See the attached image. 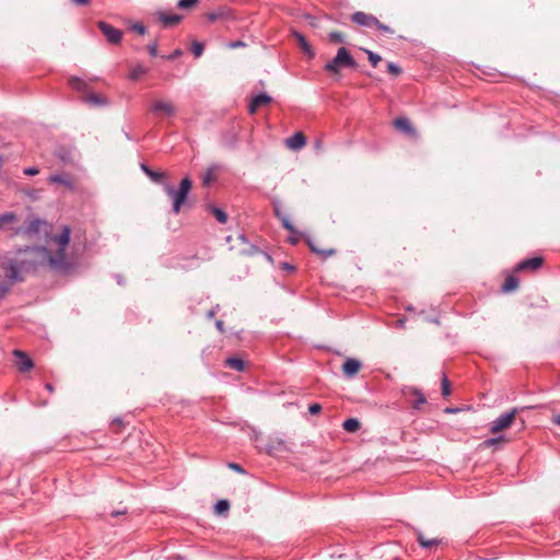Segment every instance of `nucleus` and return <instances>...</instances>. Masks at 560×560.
Listing matches in <instances>:
<instances>
[{"mask_svg": "<svg viewBox=\"0 0 560 560\" xmlns=\"http://www.w3.org/2000/svg\"><path fill=\"white\" fill-rule=\"evenodd\" d=\"M458 411H459L458 408H450V407L445 408V410H444V412H446V413H455Z\"/></svg>", "mask_w": 560, "mask_h": 560, "instance_id": "nucleus-52", "label": "nucleus"}, {"mask_svg": "<svg viewBox=\"0 0 560 560\" xmlns=\"http://www.w3.org/2000/svg\"><path fill=\"white\" fill-rule=\"evenodd\" d=\"M48 183L62 185L69 190H74L77 188L75 177L68 173L52 174L49 176Z\"/></svg>", "mask_w": 560, "mask_h": 560, "instance_id": "nucleus-9", "label": "nucleus"}, {"mask_svg": "<svg viewBox=\"0 0 560 560\" xmlns=\"http://www.w3.org/2000/svg\"><path fill=\"white\" fill-rule=\"evenodd\" d=\"M270 447L272 450H285L284 442L280 439H273L270 441Z\"/></svg>", "mask_w": 560, "mask_h": 560, "instance_id": "nucleus-40", "label": "nucleus"}, {"mask_svg": "<svg viewBox=\"0 0 560 560\" xmlns=\"http://www.w3.org/2000/svg\"><path fill=\"white\" fill-rule=\"evenodd\" d=\"M362 368L361 361L358 359L348 358L345 363L342 364V373L347 377H353L355 376Z\"/></svg>", "mask_w": 560, "mask_h": 560, "instance_id": "nucleus-11", "label": "nucleus"}, {"mask_svg": "<svg viewBox=\"0 0 560 560\" xmlns=\"http://www.w3.org/2000/svg\"><path fill=\"white\" fill-rule=\"evenodd\" d=\"M229 468L237 471V472H241V474H244V469L236 463H229Z\"/></svg>", "mask_w": 560, "mask_h": 560, "instance_id": "nucleus-48", "label": "nucleus"}, {"mask_svg": "<svg viewBox=\"0 0 560 560\" xmlns=\"http://www.w3.org/2000/svg\"><path fill=\"white\" fill-rule=\"evenodd\" d=\"M342 428L347 432L354 433L361 428V423L355 418H349L342 423Z\"/></svg>", "mask_w": 560, "mask_h": 560, "instance_id": "nucleus-26", "label": "nucleus"}, {"mask_svg": "<svg viewBox=\"0 0 560 560\" xmlns=\"http://www.w3.org/2000/svg\"><path fill=\"white\" fill-rule=\"evenodd\" d=\"M215 326L220 332H224V325L222 320H217Z\"/></svg>", "mask_w": 560, "mask_h": 560, "instance_id": "nucleus-50", "label": "nucleus"}, {"mask_svg": "<svg viewBox=\"0 0 560 560\" xmlns=\"http://www.w3.org/2000/svg\"><path fill=\"white\" fill-rule=\"evenodd\" d=\"M148 51L151 56L155 57L158 55V43L156 40L152 42L148 45Z\"/></svg>", "mask_w": 560, "mask_h": 560, "instance_id": "nucleus-44", "label": "nucleus"}, {"mask_svg": "<svg viewBox=\"0 0 560 560\" xmlns=\"http://www.w3.org/2000/svg\"><path fill=\"white\" fill-rule=\"evenodd\" d=\"M306 144V137L303 132H295L293 136L285 139V145L288 149L298 151Z\"/></svg>", "mask_w": 560, "mask_h": 560, "instance_id": "nucleus-12", "label": "nucleus"}, {"mask_svg": "<svg viewBox=\"0 0 560 560\" xmlns=\"http://www.w3.org/2000/svg\"><path fill=\"white\" fill-rule=\"evenodd\" d=\"M393 125L397 130H400V131L405 132L406 135L415 137L417 133L416 129L413 128L412 124L410 122V120L408 118H405V117L396 118L393 121Z\"/></svg>", "mask_w": 560, "mask_h": 560, "instance_id": "nucleus-18", "label": "nucleus"}, {"mask_svg": "<svg viewBox=\"0 0 560 560\" xmlns=\"http://www.w3.org/2000/svg\"><path fill=\"white\" fill-rule=\"evenodd\" d=\"M39 173V170L37 167H28L24 170V174L33 176L37 175Z\"/></svg>", "mask_w": 560, "mask_h": 560, "instance_id": "nucleus-47", "label": "nucleus"}, {"mask_svg": "<svg viewBox=\"0 0 560 560\" xmlns=\"http://www.w3.org/2000/svg\"><path fill=\"white\" fill-rule=\"evenodd\" d=\"M375 27H376V28H378V30H381V31H383V32H386V33H388V34H394V30H393V28H390V27H389V26H387V25H384V24H383V23H381L380 21H378V24H377V25H375Z\"/></svg>", "mask_w": 560, "mask_h": 560, "instance_id": "nucleus-45", "label": "nucleus"}, {"mask_svg": "<svg viewBox=\"0 0 560 560\" xmlns=\"http://www.w3.org/2000/svg\"><path fill=\"white\" fill-rule=\"evenodd\" d=\"M125 513H126V511H113V512L110 513V515H112V516H118V515H122V514H125Z\"/></svg>", "mask_w": 560, "mask_h": 560, "instance_id": "nucleus-56", "label": "nucleus"}, {"mask_svg": "<svg viewBox=\"0 0 560 560\" xmlns=\"http://www.w3.org/2000/svg\"><path fill=\"white\" fill-rule=\"evenodd\" d=\"M14 235H22L28 241L45 240V246L19 252V256H24L19 258L25 259L30 266H47L52 270L62 272L72 268V262L67 254L71 235L68 225H62L58 231H51L46 221L32 219L26 224L19 226L14 231Z\"/></svg>", "mask_w": 560, "mask_h": 560, "instance_id": "nucleus-1", "label": "nucleus"}, {"mask_svg": "<svg viewBox=\"0 0 560 560\" xmlns=\"http://www.w3.org/2000/svg\"><path fill=\"white\" fill-rule=\"evenodd\" d=\"M292 36L294 37V39L296 40L298 45L303 50V52L308 56V58H313L315 56V52H314L312 46L308 44V42L306 40V38L304 37L303 34H301L296 31H292Z\"/></svg>", "mask_w": 560, "mask_h": 560, "instance_id": "nucleus-20", "label": "nucleus"}, {"mask_svg": "<svg viewBox=\"0 0 560 560\" xmlns=\"http://www.w3.org/2000/svg\"><path fill=\"white\" fill-rule=\"evenodd\" d=\"M98 28L108 43L117 45L121 42L122 32L106 22H98Z\"/></svg>", "mask_w": 560, "mask_h": 560, "instance_id": "nucleus-6", "label": "nucleus"}, {"mask_svg": "<svg viewBox=\"0 0 560 560\" xmlns=\"http://www.w3.org/2000/svg\"><path fill=\"white\" fill-rule=\"evenodd\" d=\"M271 102H272L271 96H269L266 93H261L252 100V102L249 103V106H248V112H249V114L253 115L258 110V108L266 106V105L270 104Z\"/></svg>", "mask_w": 560, "mask_h": 560, "instance_id": "nucleus-14", "label": "nucleus"}, {"mask_svg": "<svg viewBox=\"0 0 560 560\" xmlns=\"http://www.w3.org/2000/svg\"><path fill=\"white\" fill-rule=\"evenodd\" d=\"M2 273H0V288L7 294L15 281L22 280L21 272L26 271L31 267L25 259L19 257H3L0 261Z\"/></svg>", "mask_w": 560, "mask_h": 560, "instance_id": "nucleus-2", "label": "nucleus"}, {"mask_svg": "<svg viewBox=\"0 0 560 560\" xmlns=\"http://www.w3.org/2000/svg\"><path fill=\"white\" fill-rule=\"evenodd\" d=\"M12 354L15 358L14 365L21 373L30 372L34 368V362L26 352L13 350Z\"/></svg>", "mask_w": 560, "mask_h": 560, "instance_id": "nucleus-7", "label": "nucleus"}, {"mask_svg": "<svg viewBox=\"0 0 560 560\" xmlns=\"http://www.w3.org/2000/svg\"><path fill=\"white\" fill-rule=\"evenodd\" d=\"M417 540L420 546L425 549L438 547L441 544L438 537L429 538L422 532H417Z\"/></svg>", "mask_w": 560, "mask_h": 560, "instance_id": "nucleus-21", "label": "nucleus"}, {"mask_svg": "<svg viewBox=\"0 0 560 560\" xmlns=\"http://www.w3.org/2000/svg\"><path fill=\"white\" fill-rule=\"evenodd\" d=\"M410 394L417 397V400L413 402V408L419 409L421 405L425 404L427 399L419 389L412 388L410 389Z\"/></svg>", "mask_w": 560, "mask_h": 560, "instance_id": "nucleus-29", "label": "nucleus"}, {"mask_svg": "<svg viewBox=\"0 0 560 560\" xmlns=\"http://www.w3.org/2000/svg\"><path fill=\"white\" fill-rule=\"evenodd\" d=\"M225 365L232 370L242 372L246 368V363L242 358L233 357L225 360Z\"/></svg>", "mask_w": 560, "mask_h": 560, "instance_id": "nucleus-22", "label": "nucleus"}, {"mask_svg": "<svg viewBox=\"0 0 560 560\" xmlns=\"http://www.w3.org/2000/svg\"><path fill=\"white\" fill-rule=\"evenodd\" d=\"M192 183L188 177H185L179 185L178 189H175L170 184L164 185V190L173 199V211L178 213L182 206L186 202L187 196L191 189Z\"/></svg>", "mask_w": 560, "mask_h": 560, "instance_id": "nucleus-4", "label": "nucleus"}, {"mask_svg": "<svg viewBox=\"0 0 560 560\" xmlns=\"http://www.w3.org/2000/svg\"><path fill=\"white\" fill-rule=\"evenodd\" d=\"M182 55V50L180 49H176L170 57L168 59H175L177 57H179Z\"/></svg>", "mask_w": 560, "mask_h": 560, "instance_id": "nucleus-51", "label": "nucleus"}, {"mask_svg": "<svg viewBox=\"0 0 560 560\" xmlns=\"http://www.w3.org/2000/svg\"><path fill=\"white\" fill-rule=\"evenodd\" d=\"M518 285H520L518 279L515 278L514 276H509L505 279L504 283L502 284V292L509 293V292L515 291L516 289H518Z\"/></svg>", "mask_w": 560, "mask_h": 560, "instance_id": "nucleus-24", "label": "nucleus"}, {"mask_svg": "<svg viewBox=\"0 0 560 560\" xmlns=\"http://www.w3.org/2000/svg\"><path fill=\"white\" fill-rule=\"evenodd\" d=\"M131 28L137 32L138 34L140 35H144L147 33V28L143 24L141 23H135Z\"/></svg>", "mask_w": 560, "mask_h": 560, "instance_id": "nucleus-43", "label": "nucleus"}, {"mask_svg": "<svg viewBox=\"0 0 560 560\" xmlns=\"http://www.w3.org/2000/svg\"><path fill=\"white\" fill-rule=\"evenodd\" d=\"M82 101L90 106H104L107 104V100L96 93L90 92L89 90L82 95Z\"/></svg>", "mask_w": 560, "mask_h": 560, "instance_id": "nucleus-19", "label": "nucleus"}, {"mask_svg": "<svg viewBox=\"0 0 560 560\" xmlns=\"http://www.w3.org/2000/svg\"><path fill=\"white\" fill-rule=\"evenodd\" d=\"M387 70L394 77H397V75H399L401 73L400 67H398L397 65H395L393 62H389L387 65Z\"/></svg>", "mask_w": 560, "mask_h": 560, "instance_id": "nucleus-42", "label": "nucleus"}, {"mask_svg": "<svg viewBox=\"0 0 560 560\" xmlns=\"http://www.w3.org/2000/svg\"><path fill=\"white\" fill-rule=\"evenodd\" d=\"M230 509V503L228 500H220L214 506L217 514H223Z\"/></svg>", "mask_w": 560, "mask_h": 560, "instance_id": "nucleus-34", "label": "nucleus"}, {"mask_svg": "<svg viewBox=\"0 0 560 560\" xmlns=\"http://www.w3.org/2000/svg\"><path fill=\"white\" fill-rule=\"evenodd\" d=\"M351 20L358 25L370 28L378 24V20L374 15L361 11L354 12L351 15Z\"/></svg>", "mask_w": 560, "mask_h": 560, "instance_id": "nucleus-10", "label": "nucleus"}, {"mask_svg": "<svg viewBox=\"0 0 560 560\" xmlns=\"http://www.w3.org/2000/svg\"><path fill=\"white\" fill-rule=\"evenodd\" d=\"M217 173H218L217 166H211V167L207 168V171L205 172V174L202 176L203 185L208 186L211 183H213L217 179Z\"/></svg>", "mask_w": 560, "mask_h": 560, "instance_id": "nucleus-27", "label": "nucleus"}, {"mask_svg": "<svg viewBox=\"0 0 560 560\" xmlns=\"http://www.w3.org/2000/svg\"><path fill=\"white\" fill-rule=\"evenodd\" d=\"M191 50L195 57H200L203 52V45L199 42H194L191 45Z\"/></svg>", "mask_w": 560, "mask_h": 560, "instance_id": "nucleus-39", "label": "nucleus"}, {"mask_svg": "<svg viewBox=\"0 0 560 560\" xmlns=\"http://www.w3.org/2000/svg\"><path fill=\"white\" fill-rule=\"evenodd\" d=\"M7 294H4V290L0 288V300L3 299Z\"/></svg>", "mask_w": 560, "mask_h": 560, "instance_id": "nucleus-61", "label": "nucleus"}, {"mask_svg": "<svg viewBox=\"0 0 560 560\" xmlns=\"http://www.w3.org/2000/svg\"><path fill=\"white\" fill-rule=\"evenodd\" d=\"M141 168H142V171H143L147 175H149V173H150V172H152V170H151L150 167H148L145 164H142V165H141Z\"/></svg>", "mask_w": 560, "mask_h": 560, "instance_id": "nucleus-54", "label": "nucleus"}, {"mask_svg": "<svg viewBox=\"0 0 560 560\" xmlns=\"http://www.w3.org/2000/svg\"><path fill=\"white\" fill-rule=\"evenodd\" d=\"M235 242H237L238 247L231 244L230 249L235 250L238 255H249L253 252V246L248 244L244 235L238 234Z\"/></svg>", "mask_w": 560, "mask_h": 560, "instance_id": "nucleus-17", "label": "nucleus"}, {"mask_svg": "<svg viewBox=\"0 0 560 560\" xmlns=\"http://www.w3.org/2000/svg\"><path fill=\"white\" fill-rule=\"evenodd\" d=\"M7 294H4V290L0 288V300L3 299Z\"/></svg>", "mask_w": 560, "mask_h": 560, "instance_id": "nucleus-60", "label": "nucleus"}, {"mask_svg": "<svg viewBox=\"0 0 560 560\" xmlns=\"http://www.w3.org/2000/svg\"><path fill=\"white\" fill-rule=\"evenodd\" d=\"M154 16L159 22L163 24V26H173L182 22L183 16L178 14H167L163 11H158L154 13Z\"/></svg>", "mask_w": 560, "mask_h": 560, "instance_id": "nucleus-13", "label": "nucleus"}, {"mask_svg": "<svg viewBox=\"0 0 560 560\" xmlns=\"http://www.w3.org/2000/svg\"><path fill=\"white\" fill-rule=\"evenodd\" d=\"M242 45H243V43L237 42V43H235L233 46H234V47H236V46H242Z\"/></svg>", "mask_w": 560, "mask_h": 560, "instance_id": "nucleus-62", "label": "nucleus"}, {"mask_svg": "<svg viewBox=\"0 0 560 560\" xmlns=\"http://www.w3.org/2000/svg\"><path fill=\"white\" fill-rule=\"evenodd\" d=\"M18 218L14 213L8 212L0 215V230L9 231L14 235V231L18 229L14 226Z\"/></svg>", "mask_w": 560, "mask_h": 560, "instance_id": "nucleus-15", "label": "nucleus"}, {"mask_svg": "<svg viewBox=\"0 0 560 560\" xmlns=\"http://www.w3.org/2000/svg\"><path fill=\"white\" fill-rule=\"evenodd\" d=\"M518 410V408H513L508 413L501 415L499 418L492 421L490 432L492 434H497L509 429L514 423Z\"/></svg>", "mask_w": 560, "mask_h": 560, "instance_id": "nucleus-5", "label": "nucleus"}, {"mask_svg": "<svg viewBox=\"0 0 560 560\" xmlns=\"http://www.w3.org/2000/svg\"><path fill=\"white\" fill-rule=\"evenodd\" d=\"M199 3V0H179L177 7L183 10H190Z\"/></svg>", "mask_w": 560, "mask_h": 560, "instance_id": "nucleus-32", "label": "nucleus"}, {"mask_svg": "<svg viewBox=\"0 0 560 560\" xmlns=\"http://www.w3.org/2000/svg\"><path fill=\"white\" fill-rule=\"evenodd\" d=\"M542 264H544V259L541 257H533V258L521 261L516 267V271H525V270L536 271L537 269H539L542 266Z\"/></svg>", "mask_w": 560, "mask_h": 560, "instance_id": "nucleus-16", "label": "nucleus"}, {"mask_svg": "<svg viewBox=\"0 0 560 560\" xmlns=\"http://www.w3.org/2000/svg\"><path fill=\"white\" fill-rule=\"evenodd\" d=\"M148 176L153 182H161L162 179H164L166 177L165 173H163V172H155V171L150 172Z\"/></svg>", "mask_w": 560, "mask_h": 560, "instance_id": "nucleus-41", "label": "nucleus"}, {"mask_svg": "<svg viewBox=\"0 0 560 560\" xmlns=\"http://www.w3.org/2000/svg\"><path fill=\"white\" fill-rule=\"evenodd\" d=\"M276 214H277L278 218L281 219L283 228H285L291 233H295V230H294L293 225L291 224L290 220L285 215L281 217L279 210H276Z\"/></svg>", "mask_w": 560, "mask_h": 560, "instance_id": "nucleus-35", "label": "nucleus"}, {"mask_svg": "<svg viewBox=\"0 0 560 560\" xmlns=\"http://www.w3.org/2000/svg\"><path fill=\"white\" fill-rule=\"evenodd\" d=\"M283 268L287 269V270H293L294 268L292 266H290L288 262H284L283 265Z\"/></svg>", "mask_w": 560, "mask_h": 560, "instance_id": "nucleus-57", "label": "nucleus"}, {"mask_svg": "<svg viewBox=\"0 0 560 560\" xmlns=\"http://www.w3.org/2000/svg\"><path fill=\"white\" fill-rule=\"evenodd\" d=\"M322 410V406L319 404H312L310 407H308V411L312 413V415H317Z\"/></svg>", "mask_w": 560, "mask_h": 560, "instance_id": "nucleus-46", "label": "nucleus"}, {"mask_svg": "<svg viewBox=\"0 0 560 560\" xmlns=\"http://www.w3.org/2000/svg\"><path fill=\"white\" fill-rule=\"evenodd\" d=\"M552 421H553V423L560 425V413L559 415H555L552 417Z\"/></svg>", "mask_w": 560, "mask_h": 560, "instance_id": "nucleus-53", "label": "nucleus"}, {"mask_svg": "<svg viewBox=\"0 0 560 560\" xmlns=\"http://www.w3.org/2000/svg\"><path fill=\"white\" fill-rule=\"evenodd\" d=\"M357 62L350 55L349 50L345 47H340L337 55L325 65L324 69L328 73L336 77L340 75L341 68H357Z\"/></svg>", "mask_w": 560, "mask_h": 560, "instance_id": "nucleus-3", "label": "nucleus"}, {"mask_svg": "<svg viewBox=\"0 0 560 560\" xmlns=\"http://www.w3.org/2000/svg\"><path fill=\"white\" fill-rule=\"evenodd\" d=\"M56 155L65 163H72L73 161L71 152L65 148L58 149Z\"/></svg>", "mask_w": 560, "mask_h": 560, "instance_id": "nucleus-30", "label": "nucleus"}, {"mask_svg": "<svg viewBox=\"0 0 560 560\" xmlns=\"http://www.w3.org/2000/svg\"><path fill=\"white\" fill-rule=\"evenodd\" d=\"M77 5H88L90 0H71Z\"/></svg>", "mask_w": 560, "mask_h": 560, "instance_id": "nucleus-49", "label": "nucleus"}, {"mask_svg": "<svg viewBox=\"0 0 560 560\" xmlns=\"http://www.w3.org/2000/svg\"><path fill=\"white\" fill-rule=\"evenodd\" d=\"M329 39L335 44H341L345 42L346 35L339 31H332L329 33Z\"/></svg>", "mask_w": 560, "mask_h": 560, "instance_id": "nucleus-33", "label": "nucleus"}, {"mask_svg": "<svg viewBox=\"0 0 560 560\" xmlns=\"http://www.w3.org/2000/svg\"><path fill=\"white\" fill-rule=\"evenodd\" d=\"M290 242H291L292 244H295V243L298 242V237L291 236V237H290Z\"/></svg>", "mask_w": 560, "mask_h": 560, "instance_id": "nucleus-59", "label": "nucleus"}, {"mask_svg": "<svg viewBox=\"0 0 560 560\" xmlns=\"http://www.w3.org/2000/svg\"><path fill=\"white\" fill-rule=\"evenodd\" d=\"M68 82H69V85H70L72 89H74V90H77V91H79V92H82V93H83V95H84V94H85V92L88 91V85H86V83H85L83 80H81L80 78H78V77H71V78H69V81H68Z\"/></svg>", "mask_w": 560, "mask_h": 560, "instance_id": "nucleus-25", "label": "nucleus"}, {"mask_svg": "<svg viewBox=\"0 0 560 560\" xmlns=\"http://www.w3.org/2000/svg\"><path fill=\"white\" fill-rule=\"evenodd\" d=\"M442 395L447 397L451 395V383L446 376L442 378Z\"/></svg>", "mask_w": 560, "mask_h": 560, "instance_id": "nucleus-38", "label": "nucleus"}, {"mask_svg": "<svg viewBox=\"0 0 560 560\" xmlns=\"http://www.w3.org/2000/svg\"><path fill=\"white\" fill-rule=\"evenodd\" d=\"M506 442H508V439H505V436H498V438H492V439H488V440L483 441L481 446L490 447V446H495V445L503 444Z\"/></svg>", "mask_w": 560, "mask_h": 560, "instance_id": "nucleus-31", "label": "nucleus"}, {"mask_svg": "<svg viewBox=\"0 0 560 560\" xmlns=\"http://www.w3.org/2000/svg\"><path fill=\"white\" fill-rule=\"evenodd\" d=\"M208 19H209L210 21H212V22H213V21H215V20L218 19V14H215V13H209V14H208Z\"/></svg>", "mask_w": 560, "mask_h": 560, "instance_id": "nucleus-55", "label": "nucleus"}, {"mask_svg": "<svg viewBox=\"0 0 560 560\" xmlns=\"http://www.w3.org/2000/svg\"><path fill=\"white\" fill-rule=\"evenodd\" d=\"M228 243H231L233 241L232 236L226 237Z\"/></svg>", "mask_w": 560, "mask_h": 560, "instance_id": "nucleus-63", "label": "nucleus"}, {"mask_svg": "<svg viewBox=\"0 0 560 560\" xmlns=\"http://www.w3.org/2000/svg\"><path fill=\"white\" fill-rule=\"evenodd\" d=\"M148 72V69L141 65H137L130 69L129 79L137 81L141 75H144Z\"/></svg>", "mask_w": 560, "mask_h": 560, "instance_id": "nucleus-28", "label": "nucleus"}, {"mask_svg": "<svg viewBox=\"0 0 560 560\" xmlns=\"http://www.w3.org/2000/svg\"><path fill=\"white\" fill-rule=\"evenodd\" d=\"M308 245L312 249V252L320 255L324 259L335 255L336 250L334 248H322L319 246H317V244L315 242H312V241H308Z\"/></svg>", "mask_w": 560, "mask_h": 560, "instance_id": "nucleus-23", "label": "nucleus"}, {"mask_svg": "<svg viewBox=\"0 0 560 560\" xmlns=\"http://www.w3.org/2000/svg\"><path fill=\"white\" fill-rule=\"evenodd\" d=\"M151 110L155 115L174 116L176 107L171 101L158 100L153 102Z\"/></svg>", "mask_w": 560, "mask_h": 560, "instance_id": "nucleus-8", "label": "nucleus"}, {"mask_svg": "<svg viewBox=\"0 0 560 560\" xmlns=\"http://www.w3.org/2000/svg\"><path fill=\"white\" fill-rule=\"evenodd\" d=\"M45 387H46L50 393H52V392H54V387H52V385H51V384H46V386H45Z\"/></svg>", "mask_w": 560, "mask_h": 560, "instance_id": "nucleus-58", "label": "nucleus"}, {"mask_svg": "<svg viewBox=\"0 0 560 560\" xmlns=\"http://www.w3.org/2000/svg\"><path fill=\"white\" fill-rule=\"evenodd\" d=\"M212 213L220 223H225L228 221V215L223 210L214 208Z\"/></svg>", "mask_w": 560, "mask_h": 560, "instance_id": "nucleus-36", "label": "nucleus"}, {"mask_svg": "<svg viewBox=\"0 0 560 560\" xmlns=\"http://www.w3.org/2000/svg\"><path fill=\"white\" fill-rule=\"evenodd\" d=\"M365 52H366V55H368V59H369V61L371 62V65H372L373 67H376V66H377V63L382 60L381 56H378L377 54H375V52H373V51H371V50H366V49H365Z\"/></svg>", "mask_w": 560, "mask_h": 560, "instance_id": "nucleus-37", "label": "nucleus"}]
</instances>
